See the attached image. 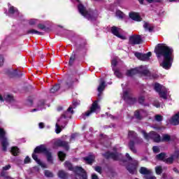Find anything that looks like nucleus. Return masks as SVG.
<instances>
[{
	"mask_svg": "<svg viewBox=\"0 0 179 179\" xmlns=\"http://www.w3.org/2000/svg\"><path fill=\"white\" fill-rule=\"evenodd\" d=\"M114 74L115 75V76H117V78H122V73H121V72H120V71L118 70H115Z\"/></svg>",
	"mask_w": 179,
	"mask_h": 179,
	"instance_id": "nucleus-46",
	"label": "nucleus"
},
{
	"mask_svg": "<svg viewBox=\"0 0 179 179\" xmlns=\"http://www.w3.org/2000/svg\"><path fill=\"white\" fill-rule=\"evenodd\" d=\"M45 177H54L52 173L48 170L45 171Z\"/></svg>",
	"mask_w": 179,
	"mask_h": 179,
	"instance_id": "nucleus-47",
	"label": "nucleus"
},
{
	"mask_svg": "<svg viewBox=\"0 0 179 179\" xmlns=\"http://www.w3.org/2000/svg\"><path fill=\"white\" fill-rule=\"evenodd\" d=\"M178 157H179V150H176L173 155H171L170 157L165 159L164 162L165 163H167V164H173V162H174V160H176V159H178Z\"/></svg>",
	"mask_w": 179,
	"mask_h": 179,
	"instance_id": "nucleus-18",
	"label": "nucleus"
},
{
	"mask_svg": "<svg viewBox=\"0 0 179 179\" xmlns=\"http://www.w3.org/2000/svg\"><path fill=\"white\" fill-rule=\"evenodd\" d=\"M8 176V171L6 170L2 169L0 172V176L3 177V178H5V177H7Z\"/></svg>",
	"mask_w": 179,
	"mask_h": 179,
	"instance_id": "nucleus-44",
	"label": "nucleus"
},
{
	"mask_svg": "<svg viewBox=\"0 0 179 179\" xmlns=\"http://www.w3.org/2000/svg\"><path fill=\"white\" fill-rule=\"evenodd\" d=\"M143 27L145 29V30H149L150 31H153V27H152L151 24L148 22L144 23Z\"/></svg>",
	"mask_w": 179,
	"mask_h": 179,
	"instance_id": "nucleus-38",
	"label": "nucleus"
},
{
	"mask_svg": "<svg viewBox=\"0 0 179 179\" xmlns=\"http://www.w3.org/2000/svg\"><path fill=\"white\" fill-rule=\"evenodd\" d=\"M128 138L130 139L128 145L129 148L133 152V153H136L135 145H141V143H143V139L138 137L136 132L131 130L129 131Z\"/></svg>",
	"mask_w": 179,
	"mask_h": 179,
	"instance_id": "nucleus-3",
	"label": "nucleus"
},
{
	"mask_svg": "<svg viewBox=\"0 0 179 179\" xmlns=\"http://www.w3.org/2000/svg\"><path fill=\"white\" fill-rule=\"evenodd\" d=\"M129 44L131 45H136L142 43V38L139 35H133L129 37Z\"/></svg>",
	"mask_w": 179,
	"mask_h": 179,
	"instance_id": "nucleus-16",
	"label": "nucleus"
},
{
	"mask_svg": "<svg viewBox=\"0 0 179 179\" xmlns=\"http://www.w3.org/2000/svg\"><path fill=\"white\" fill-rule=\"evenodd\" d=\"M78 11L80 12V15L84 16V17L88 19V20L93 21L97 19V15L94 16V15H93V13L86 10V8L84 7L83 4L82 3H80L78 5Z\"/></svg>",
	"mask_w": 179,
	"mask_h": 179,
	"instance_id": "nucleus-7",
	"label": "nucleus"
},
{
	"mask_svg": "<svg viewBox=\"0 0 179 179\" xmlns=\"http://www.w3.org/2000/svg\"><path fill=\"white\" fill-rule=\"evenodd\" d=\"M92 179H99V177H97L96 174L93 173L92 175Z\"/></svg>",
	"mask_w": 179,
	"mask_h": 179,
	"instance_id": "nucleus-60",
	"label": "nucleus"
},
{
	"mask_svg": "<svg viewBox=\"0 0 179 179\" xmlns=\"http://www.w3.org/2000/svg\"><path fill=\"white\" fill-rule=\"evenodd\" d=\"M117 64H118V58L115 57L112 61H111V65L113 67L117 66Z\"/></svg>",
	"mask_w": 179,
	"mask_h": 179,
	"instance_id": "nucleus-45",
	"label": "nucleus"
},
{
	"mask_svg": "<svg viewBox=\"0 0 179 179\" xmlns=\"http://www.w3.org/2000/svg\"><path fill=\"white\" fill-rule=\"evenodd\" d=\"M155 173L158 176H160V174H162V173H163V169L162 168V166H156L155 167Z\"/></svg>",
	"mask_w": 179,
	"mask_h": 179,
	"instance_id": "nucleus-40",
	"label": "nucleus"
},
{
	"mask_svg": "<svg viewBox=\"0 0 179 179\" xmlns=\"http://www.w3.org/2000/svg\"><path fill=\"white\" fill-rule=\"evenodd\" d=\"M153 106H155V107H157V108H159V107H160V103H159V101H155L153 102Z\"/></svg>",
	"mask_w": 179,
	"mask_h": 179,
	"instance_id": "nucleus-55",
	"label": "nucleus"
},
{
	"mask_svg": "<svg viewBox=\"0 0 179 179\" xmlns=\"http://www.w3.org/2000/svg\"><path fill=\"white\" fill-rule=\"evenodd\" d=\"M110 31L113 36H116V37L121 38V40H125V36L121 34V29L113 26L111 27Z\"/></svg>",
	"mask_w": 179,
	"mask_h": 179,
	"instance_id": "nucleus-17",
	"label": "nucleus"
},
{
	"mask_svg": "<svg viewBox=\"0 0 179 179\" xmlns=\"http://www.w3.org/2000/svg\"><path fill=\"white\" fill-rule=\"evenodd\" d=\"M103 156H104L106 159H113V160H122V155L118 152H107L103 154Z\"/></svg>",
	"mask_w": 179,
	"mask_h": 179,
	"instance_id": "nucleus-14",
	"label": "nucleus"
},
{
	"mask_svg": "<svg viewBox=\"0 0 179 179\" xmlns=\"http://www.w3.org/2000/svg\"><path fill=\"white\" fill-rule=\"evenodd\" d=\"M134 55L138 59H140L141 61H148L150 57H152V52H148L146 54H143L141 52H136L134 53Z\"/></svg>",
	"mask_w": 179,
	"mask_h": 179,
	"instance_id": "nucleus-15",
	"label": "nucleus"
},
{
	"mask_svg": "<svg viewBox=\"0 0 179 179\" xmlns=\"http://www.w3.org/2000/svg\"><path fill=\"white\" fill-rule=\"evenodd\" d=\"M3 62H4L3 56L0 55V66H3Z\"/></svg>",
	"mask_w": 179,
	"mask_h": 179,
	"instance_id": "nucleus-53",
	"label": "nucleus"
},
{
	"mask_svg": "<svg viewBox=\"0 0 179 179\" xmlns=\"http://www.w3.org/2000/svg\"><path fill=\"white\" fill-rule=\"evenodd\" d=\"M24 163H25V164H27V163H30V157H26Z\"/></svg>",
	"mask_w": 179,
	"mask_h": 179,
	"instance_id": "nucleus-59",
	"label": "nucleus"
},
{
	"mask_svg": "<svg viewBox=\"0 0 179 179\" xmlns=\"http://www.w3.org/2000/svg\"><path fill=\"white\" fill-rule=\"evenodd\" d=\"M154 2L160 3V2H162V0H152V3H154Z\"/></svg>",
	"mask_w": 179,
	"mask_h": 179,
	"instance_id": "nucleus-62",
	"label": "nucleus"
},
{
	"mask_svg": "<svg viewBox=\"0 0 179 179\" xmlns=\"http://www.w3.org/2000/svg\"><path fill=\"white\" fill-rule=\"evenodd\" d=\"M126 157L129 162H131L133 163L132 164L129 165L127 167V169L130 174H135L136 172V167L138 166V161L132 159L128 153H126Z\"/></svg>",
	"mask_w": 179,
	"mask_h": 179,
	"instance_id": "nucleus-10",
	"label": "nucleus"
},
{
	"mask_svg": "<svg viewBox=\"0 0 179 179\" xmlns=\"http://www.w3.org/2000/svg\"><path fill=\"white\" fill-rule=\"evenodd\" d=\"M152 171V170L150 169H148V168L146 167H141L140 170H139V173L141 174H143V176H146L147 174H150V173Z\"/></svg>",
	"mask_w": 179,
	"mask_h": 179,
	"instance_id": "nucleus-29",
	"label": "nucleus"
},
{
	"mask_svg": "<svg viewBox=\"0 0 179 179\" xmlns=\"http://www.w3.org/2000/svg\"><path fill=\"white\" fill-rule=\"evenodd\" d=\"M122 97L123 99L129 104H134V103L136 101V99L134 98V95H132V91L131 89L124 90Z\"/></svg>",
	"mask_w": 179,
	"mask_h": 179,
	"instance_id": "nucleus-11",
	"label": "nucleus"
},
{
	"mask_svg": "<svg viewBox=\"0 0 179 179\" xmlns=\"http://www.w3.org/2000/svg\"><path fill=\"white\" fill-rule=\"evenodd\" d=\"M95 171H97V173H99L100 174H101V166H96L94 168Z\"/></svg>",
	"mask_w": 179,
	"mask_h": 179,
	"instance_id": "nucleus-52",
	"label": "nucleus"
},
{
	"mask_svg": "<svg viewBox=\"0 0 179 179\" xmlns=\"http://www.w3.org/2000/svg\"><path fill=\"white\" fill-rule=\"evenodd\" d=\"M76 59V53H75V52H73L71 55V56L70 57V59L69 62V65L70 66H72V65H73V62H75V60Z\"/></svg>",
	"mask_w": 179,
	"mask_h": 179,
	"instance_id": "nucleus-32",
	"label": "nucleus"
},
{
	"mask_svg": "<svg viewBox=\"0 0 179 179\" xmlns=\"http://www.w3.org/2000/svg\"><path fill=\"white\" fill-rule=\"evenodd\" d=\"M156 159H157V160H162L163 162H164V160H166V153L162 152L157 155L156 156Z\"/></svg>",
	"mask_w": 179,
	"mask_h": 179,
	"instance_id": "nucleus-36",
	"label": "nucleus"
},
{
	"mask_svg": "<svg viewBox=\"0 0 179 179\" xmlns=\"http://www.w3.org/2000/svg\"><path fill=\"white\" fill-rule=\"evenodd\" d=\"M72 115L68 111L65 112L62 115L59 119L57 120V122L55 125V132L56 134H60L61 131L64 129L68 125V118H71Z\"/></svg>",
	"mask_w": 179,
	"mask_h": 179,
	"instance_id": "nucleus-4",
	"label": "nucleus"
},
{
	"mask_svg": "<svg viewBox=\"0 0 179 179\" xmlns=\"http://www.w3.org/2000/svg\"><path fill=\"white\" fill-rule=\"evenodd\" d=\"M154 89L157 93H159V97L167 99V90L159 83H155Z\"/></svg>",
	"mask_w": 179,
	"mask_h": 179,
	"instance_id": "nucleus-13",
	"label": "nucleus"
},
{
	"mask_svg": "<svg viewBox=\"0 0 179 179\" xmlns=\"http://www.w3.org/2000/svg\"><path fill=\"white\" fill-rule=\"evenodd\" d=\"M136 73H141L143 75V76H150V71L146 69V66H141L140 67H137L136 69H131L130 70H127L126 73L127 76H134V75H136Z\"/></svg>",
	"mask_w": 179,
	"mask_h": 179,
	"instance_id": "nucleus-6",
	"label": "nucleus"
},
{
	"mask_svg": "<svg viewBox=\"0 0 179 179\" xmlns=\"http://www.w3.org/2000/svg\"><path fill=\"white\" fill-rule=\"evenodd\" d=\"M36 153H44V155H45V156L47 157L48 162H49V163H52V155H51V152H50V151L47 150V148H45V147L43 145L37 146L34 149V152L32 154V158L34 159V160H35V162H36L38 164H39V166H41L43 169H46L47 165L44 162H42L38 159V156L36 155Z\"/></svg>",
	"mask_w": 179,
	"mask_h": 179,
	"instance_id": "nucleus-2",
	"label": "nucleus"
},
{
	"mask_svg": "<svg viewBox=\"0 0 179 179\" xmlns=\"http://www.w3.org/2000/svg\"><path fill=\"white\" fill-rule=\"evenodd\" d=\"M129 16L130 19H131L132 20H134V22L142 21V17H141V15H139V13H135V12L129 13Z\"/></svg>",
	"mask_w": 179,
	"mask_h": 179,
	"instance_id": "nucleus-21",
	"label": "nucleus"
},
{
	"mask_svg": "<svg viewBox=\"0 0 179 179\" xmlns=\"http://www.w3.org/2000/svg\"><path fill=\"white\" fill-rule=\"evenodd\" d=\"M39 128H41V129L44 128V123L40 122V123H39Z\"/></svg>",
	"mask_w": 179,
	"mask_h": 179,
	"instance_id": "nucleus-61",
	"label": "nucleus"
},
{
	"mask_svg": "<svg viewBox=\"0 0 179 179\" xmlns=\"http://www.w3.org/2000/svg\"><path fill=\"white\" fill-rule=\"evenodd\" d=\"M11 153L13 155V156H17L19 153H20V151H19L17 147H13L11 148Z\"/></svg>",
	"mask_w": 179,
	"mask_h": 179,
	"instance_id": "nucleus-37",
	"label": "nucleus"
},
{
	"mask_svg": "<svg viewBox=\"0 0 179 179\" xmlns=\"http://www.w3.org/2000/svg\"><path fill=\"white\" fill-rule=\"evenodd\" d=\"M44 104H45V102L44 100H41L38 103V108H34L31 110V113H34V111H40L44 108Z\"/></svg>",
	"mask_w": 179,
	"mask_h": 179,
	"instance_id": "nucleus-27",
	"label": "nucleus"
},
{
	"mask_svg": "<svg viewBox=\"0 0 179 179\" xmlns=\"http://www.w3.org/2000/svg\"><path fill=\"white\" fill-rule=\"evenodd\" d=\"M3 179H13V178L9 176H7L5 178H3Z\"/></svg>",
	"mask_w": 179,
	"mask_h": 179,
	"instance_id": "nucleus-63",
	"label": "nucleus"
},
{
	"mask_svg": "<svg viewBox=\"0 0 179 179\" xmlns=\"http://www.w3.org/2000/svg\"><path fill=\"white\" fill-rule=\"evenodd\" d=\"M162 141V142H170L171 141V136L169 134H163Z\"/></svg>",
	"mask_w": 179,
	"mask_h": 179,
	"instance_id": "nucleus-35",
	"label": "nucleus"
},
{
	"mask_svg": "<svg viewBox=\"0 0 179 179\" xmlns=\"http://www.w3.org/2000/svg\"><path fill=\"white\" fill-rule=\"evenodd\" d=\"M27 34H38V36H43L44 33L40 32L36 29H29L27 31Z\"/></svg>",
	"mask_w": 179,
	"mask_h": 179,
	"instance_id": "nucleus-31",
	"label": "nucleus"
},
{
	"mask_svg": "<svg viewBox=\"0 0 179 179\" xmlns=\"http://www.w3.org/2000/svg\"><path fill=\"white\" fill-rule=\"evenodd\" d=\"M10 15H15V16H17L19 15V10H17V8L13 6H10L8 9V16H10Z\"/></svg>",
	"mask_w": 179,
	"mask_h": 179,
	"instance_id": "nucleus-25",
	"label": "nucleus"
},
{
	"mask_svg": "<svg viewBox=\"0 0 179 179\" xmlns=\"http://www.w3.org/2000/svg\"><path fill=\"white\" fill-rule=\"evenodd\" d=\"M60 87L61 86L59 85V84H56L50 89V93H57V92L59 90Z\"/></svg>",
	"mask_w": 179,
	"mask_h": 179,
	"instance_id": "nucleus-34",
	"label": "nucleus"
},
{
	"mask_svg": "<svg viewBox=\"0 0 179 179\" xmlns=\"http://www.w3.org/2000/svg\"><path fill=\"white\" fill-rule=\"evenodd\" d=\"M58 177L62 179H68V173L65 171H59Z\"/></svg>",
	"mask_w": 179,
	"mask_h": 179,
	"instance_id": "nucleus-30",
	"label": "nucleus"
},
{
	"mask_svg": "<svg viewBox=\"0 0 179 179\" xmlns=\"http://www.w3.org/2000/svg\"><path fill=\"white\" fill-rule=\"evenodd\" d=\"M98 103L99 101H94L92 106L90 107V110L82 115V117L83 118V120H86V117L92 115L93 113L100 112V106H99Z\"/></svg>",
	"mask_w": 179,
	"mask_h": 179,
	"instance_id": "nucleus-9",
	"label": "nucleus"
},
{
	"mask_svg": "<svg viewBox=\"0 0 179 179\" xmlns=\"http://www.w3.org/2000/svg\"><path fill=\"white\" fill-rule=\"evenodd\" d=\"M94 155H90L87 157L83 158L87 164H93V162H94Z\"/></svg>",
	"mask_w": 179,
	"mask_h": 179,
	"instance_id": "nucleus-26",
	"label": "nucleus"
},
{
	"mask_svg": "<svg viewBox=\"0 0 179 179\" xmlns=\"http://www.w3.org/2000/svg\"><path fill=\"white\" fill-rule=\"evenodd\" d=\"M3 99L5 101H8V103H12L15 100L13 96L11 94H5Z\"/></svg>",
	"mask_w": 179,
	"mask_h": 179,
	"instance_id": "nucleus-33",
	"label": "nucleus"
},
{
	"mask_svg": "<svg viewBox=\"0 0 179 179\" xmlns=\"http://www.w3.org/2000/svg\"><path fill=\"white\" fill-rule=\"evenodd\" d=\"M10 164L6 165L2 168L3 170H5L6 171H8V170H10Z\"/></svg>",
	"mask_w": 179,
	"mask_h": 179,
	"instance_id": "nucleus-58",
	"label": "nucleus"
},
{
	"mask_svg": "<svg viewBox=\"0 0 179 179\" xmlns=\"http://www.w3.org/2000/svg\"><path fill=\"white\" fill-rule=\"evenodd\" d=\"M75 82H78V80L76 78L75 79H73L72 78H67L64 85V87L66 89H71V87L73 86V83H75Z\"/></svg>",
	"mask_w": 179,
	"mask_h": 179,
	"instance_id": "nucleus-22",
	"label": "nucleus"
},
{
	"mask_svg": "<svg viewBox=\"0 0 179 179\" xmlns=\"http://www.w3.org/2000/svg\"><path fill=\"white\" fill-rule=\"evenodd\" d=\"M78 136V134H71V138H70V142H72L73 139H75Z\"/></svg>",
	"mask_w": 179,
	"mask_h": 179,
	"instance_id": "nucleus-56",
	"label": "nucleus"
},
{
	"mask_svg": "<svg viewBox=\"0 0 179 179\" xmlns=\"http://www.w3.org/2000/svg\"><path fill=\"white\" fill-rule=\"evenodd\" d=\"M62 106L57 107V111H62Z\"/></svg>",
	"mask_w": 179,
	"mask_h": 179,
	"instance_id": "nucleus-64",
	"label": "nucleus"
},
{
	"mask_svg": "<svg viewBox=\"0 0 179 179\" xmlns=\"http://www.w3.org/2000/svg\"><path fill=\"white\" fill-rule=\"evenodd\" d=\"M55 145L61 148H64L65 150H69V143L65 141L58 140L56 141Z\"/></svg>",
	"mask_w": 179,
	"mask_h": 179,
	"instance_id": "nucleus-20",
	"label": "nucleus"
},
{
	"mask_svg": "<svg viewBox=\"0 0 179 179\" xmlns=\"http://www.w3.org/2000/svg\"><path fill=\"white\" fill-rule=\"evenodd\" d=\"M116 16L120 19H124L125 15L121 10H117L116 11Z\"/></svg>",
	"mask_w": 179,
	"mask_h": 179,
	"instance_id": "nucleus-43",
	"label": "nucleus"
},
{
	"mask_svg": "<svg viewBox=\"0 0 179 179\" xmlns=\"http://www.w3.org/2000/svg\"><path fill=\"white\" fill-rule=\"evenodd\" d=\"M11 76H18L19 74H17V70H12L10 71Z\"/></svg>",
	"mask_w": 179,
	"mask_h": 179,
	"instance_id": "nucleus-50",
	"label": "nucleus"
},
{
	"mask_svg": "<svg viewBox=\"0 0 179 179\" xmlns=\"http://www.w3.org/2000/svg\"><path fill=\"white\" fill-rule=\"evenodd\" d=\"M80 104V102L78 101H73L71 106H69V108L67 109V112L72 115L73 114V108H76Z\"/></svg>",
	"mask_w": 179,
	"mask_h": 179,
	"instance_id": "nucleus-23",
	"label": "nucleus"
},
{
	"mask_svg": "<svg viewBox=\"0 0 179 179\" xmlns=\"http://www.w3.org/2000/svg\"><path fill=\"white\" fill-rule=\"evenodd\" d=\"M38 28L41 29V30H44V29H45V25H44L43 24H38Z\"/></svg>",
	"mask_w": 179,
	"mask_h": 179,
	"instance_id": "nucleus-57",
	"label": "nucleus"
},
{
	"mask_svg": "<svg viewBox=\"0 0 179 179\" xmlns=\"http://www.w3.org/2000/svg\"><path fill=\"white\" fill-rule=\"evenodd\" d=\"M38 23V20L37 19H30L29 20V24L30 26H35V24Z\"/></svg>",
	"mask_w": 179,
	"mask_h": 179,
	"instance_id": "nucleus-41",
	"label": "nucleus"
},
{
	"mask_svg": "<svg viewBox=\"0 0 179 179\" xmlns=\"http://www.w3.org/2000/svg\"><path fill=\"white\" fill-rule=\"evenodd\" d=\"M64 167L70 170V171H73L75 174L79 177L80 179H87V173L85 169H82L80 166L73 167L71 162L66 161L64 162Z\"/></svg>",
	"mask_w": 179,
	"mask_h": 179,
	"instance_id": "nucleus-5",
	"label": "nucleus"
},
{
	"mask_svg": "<svg viewBox=\"0 0 179 179\" xmlns=\"http://www.w3.org/2000/svg\"><path fill=\"white\" fill-rule=\"evenodd\" d=\"M145 179H157L155 176H153V172L150 171V173H148L145 176Z\"/></svg>",
	"mask_w": 179,
	"mask_h": 179,
	"instance_id": "nucleus-42",
	"label": "nucleus"
},
{
	"mask_svg": "<svg viewBox=\"0 0 179 179\" xmlns=\"http://www.w3.org/2000/svg\"><path fill=\"white\" fill-rule=\"evenodd\" d=\"M58 156H59V159L62 162H64V159H65V157L66 156V155H65V153H64V152L59 151V152H58Z\"/></svg>",
	"mask_w": 179,
	"mask_h": 179,
	"instance_id": "nucleus-39",
	"label": "nucleus"
},
{
	"mask_svg": "<svg viewBox=\"0 0 179 179\" xmlns=\"http://www.w3.org/2000/svg\"><path fill=\"white\" fill-rule=\"evenodd\" d=\"M155 120L157 121L158 122L163 121V116L160 115H155Z\"/></svg>",
	"mask_w": 179,
	"mask_h": 179,
	"instance_id": "nucleus-48",
	"label": "nucleus"
},
{
	"mask_svg": "<svg viewBox=\"0 0 179 179\" xmlns=\"http://www.w3.org/2000/svg\"><path fill=\"white\" fill-rule=\"evenodd\" d=\"M6 136V131L2 128H0V139H2L1 141V146H2V150L3 152H6L8 150V146L9 145V143L8 142V138Z\"/></svg>",
	"mask_w": 179,
	"mask_h": 179,
	"instance_id": "nucleus-12",
	"label": "nucleus"
},
{
	"mask_svg": "<svg viewBox=\"0 0 179 179\" xmlns=\"http://www.w3.org/2000/svg\"><path fill=\"white\" fill-rule=\"evenodd\" d=\"M152 150H153L154 153H159V152H160V149L157 146H154L152 148Z\"/></svg>",
	"mask_w": 179,
	"mask_h": 179,
	"instance_id": "nucleus-51",
	"label": "nucleus"
},
{
	"mask_svg": "<svg viewBox=\"0 0 179 179\" xmlns=\"http://www.w3.org/2000/svg\"><path fill=\"white\" fill-rule=\"evenodd\" d=\"M172 125H178L179 124V112L176 113L172 118L171 121Z\"/></svg>",
	"mask_w": 179,
	"mask_h": 179,
	"instance_id": "nucleus-28",
	"label": "nucleus"
},
{
	"mask_svg": "<svg viewBox=\"0 0 179 179\" xmlns=\"http://www.w3.org/2000/svg\"><path fill=\"white\" fill-rule=\"evenodd\" d=\"M173 48L164 43H159L155 46V52L157 55V58L158 59H164L160 63V66H162L164 69H170V68H171L174 59V55H173Z\"/></svg>",
	"mask_w": 179,
	"mask_h": 179,
	"instance_id": "nucleus-1",
	"label": "nucleus"
},
{
	"mask_svg": "<svg viewBox=\"0 0 179 179\" xmlns=\"http://www.w3.org/2000/svg\"><path fill=\"white\" fill-rule=\"evenodd\" d=\"M104 89H106V82L103 78H101L100 80L99 85L98 87V92L99 93L98 96H100V94L104 90Z\"/></svg>",
	"mask_w": 179,
	"mask_h": 179,
	"instance_id": "nucleus-24",
	"label": "nucleus"
},
{
	"mask_svg": "<svg viewBox=\"0 0 179 179\" xmlns=\"http://www.w3.org/2000/svg\"><path fill=\"white\" fill-rule=\"evenodd\" d=\"M138 103L140 104H143L145 103V96H141L138 98Z\"/></svg>",
	"mask_w": 179,
	"mask_h": 179,
	"instance_id": "nucleus-49",
	"label": "nucleus"
},
{
	"mask_svg": "<svg viewBox=\"0 0 179 179\" xmlns=\"http://www.w3.org/2000/svg\"><path fill=\"white\" fill-rule=\"evenodd\" d=\"M141 134L143 135L145 139H147V141L152 139L154 142L157 143H159L162 141V139L160 138V135H159V134L156 133L155 131H151L148 134L144 130H142Z\"/></svg>",
	"mask_w": 179,
	"mask_h": 179,
	"instance_id": "nucleus-8",
	"label": "nucleus"
},
{
	"mask_svg": "<svg viewBox=\"0 0 179 179\" xmlns=\"http://www.w3.org/2000/svg\"><path fill=\"white\" fill-rule=\"evenodd\" d=\"M27 106H33V99H28L27 101Z\"/></svg>",
	"mask_w": 179,
	"mask_h": 179,
	"instance_id": "nucleus-54",
	"label": "nucleus"
},
{
	"mask_svg": "<svg viewBox=\"0 0 179 179\" xmlns=\"http://www.w3.org/2000/svg\"><path fill=\"white\" fill-rule=\"evenodd\" d=\"M148 115V112L142 109L136 110L134 113V117L136 120H143L144 117Z\"/></svg>",
	"mask_w": 179,
	"mask_h": 179,
	"instance_id": "nucleus-19",
	"label": "nucleus"
}]
</instances>
